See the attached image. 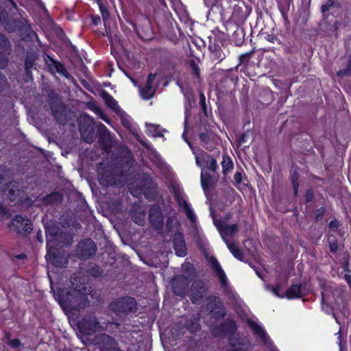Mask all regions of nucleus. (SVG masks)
I'll return each mask as SVG.
<instances>
[{"label": "nucleus", "mask_w": 351, "mask_h": 351, "mask_svg": "<svg viewBox=\"0 0 351 351\" xmlns=\"http://www.w3.org/2000/svg\"><path fill=\"white\" fill-rule=\"evenodd\" d=\"M54 297L64 309L79 311L89 304L87 295L78 289H58Z\"/></svg>", "instance_id": "1"}, {"label": "nucleus", "mask_w": 351, "mask_h": 351, "mask_svg": "<svg viewBox=\"0 0 351 351\" xmlns=\"http://www.w3.org/2000/svg\"><path fill=\"white\" fill-rule=\"evenodd\" d=\"M182 269L186 271V274L175 276L171 281V287L176 295L184 297L193 278L194 269L190 263H186L182 265Z\"/></svg>", "instance_id": "2"}, {"label": "nucleus", "mask_w": 351, "mask_h": 351, "mask_svg": "<svg viewBox=\"0 0 351 351\" xmlns=\"http://www.w3.org/2000/svg\"><path fill=\"white\" fill-rule=\"evenodd\" d=\"M48 104L56 121L60 125H65L68 122L70 110L66 108L61 98L53 90L48 93Z\"/></svg>", "instance_id": "3"}, {"label": "nucleus", "mask_w": 351, "mask_h": 351, "mask_svg": "<svg viewBox=\"0 0 351 351\" xmlns=\"http://www.w3.org/2000/svg\"><path fill=\"white\" fill-rule=\"evenodd\" d=\"M110 309L117 315L122 317L137 311V302L130 296H124L112 300L109 304Z\"/></svg>", "instance_id": "4"}, {"label": "nucleus", "mask_w": 351, "mask_h": 351, "mask_svg": "<svg viewBox=\"0 0 351 351\" xmlns=\"http://www.w3.org/2000/svg\"><path fill=\"white\" fill-rule=\"evenodd\" d=\"M78 123L82 139L87 143H92L97 137L95 130L98 124L87 114L80 117Z\"/></svg>", "instance_id": "5"}, {"label": "nucleus", "mask_w": 351, "mask_h": 351, "mask_svg": "<svg viewBox=\"0 0 351 351\" xmlns=\"http://www.w3.org/2000/svg\"><path fill=\"white\" fill-rule=\"evenodd\" d=\"M3 21V27L8 32L19 31L21 35H25L27 38L32 40L36 34L34 32L27 21L24 19H9Z\"/></svg>", "instance_id": "6"}, {"label": "nucleus", "mask_w": 351, "mask_h": 351, "mask_svg": "<svg viewBox=\"0 0 351 351\" xmlns=\"http://www.w3.org/2000/svg\"><path fill=\"white\" fill-rule=\"evenodd\" d=\"M340 23L333 14L322 15V19L319 23V34L327 36L337 38V31Z\"/></svg>", "instance_id": "7"}, {"label": "nucleus", "mask_w": 351, "mask_h": 351, "mask_svg": "<svg viewBox=\"0 0 351 351\" xmlns=\"http://www.w3.org/2000/svg\"><path fill=\"white\" fill-rule=\"evenodd\" d=\"M77 328L80 332L85 335H92L95 332L101 331L103 329L97 318L93 314L84 316L78 322Z\"/></svg>", "instance_id": "8"}, {"label": "nucleus", "mask_w": 351, "mask_h": 351, "mask_svg": "<svg viewBox=\"0 0 351 351\" xmlns=\"http://www.w3.org/2000/svg\"><path fill=\"white\" fill-rule=\"evenodd\" d=\"M195 162L202 168L201 176H204L203 171L205 170H208L213 173H219L217 171L219 166L217 161L210 154L202 152L200 154L195 155Z\"/></svg>", "instance_id": "9"}, {"label": "nucleus", "mask_w": 351, "mask_h": 351, "mask_svg": "<svg viewBox=\"0 0 351 351\" xmlns=\"http://www.w3.org/2000/svg\"><path fill=\"white\" fill-rule=\"evenodd\" d=\"M47 245L49 241H51V245H56V243L60 245H69L71 243V235L62 234L58 232V228L55 226H48L46 230Z\"/></svg>", "instance_id": "10"}, {"label": "nucleus", "mask_w": 351, "mask_h": 351, "mask_svg": "<svg viewBox=\"0 0 351 351\" xmlns=\"http://www.w3.org/2000/svg\"><path fill=\"white\" fill-rule=\"evenodd\" d=\"M96 251L97 246L95 242L90 239H86L78 243L76 254L81 258L88 259L94 255Z\"/></svg>", "instance_id": "11"}, {"label": "nucleus", "mask_w": 351, "mask_h": 351, "mask_svg": "<svg viewBox=\"0 0 351 351\" xmlns=\"http://www.w3.org/2000/svg\"><path fill=\"white\" fill-rule=\"evenodd\" d=\"M10 226L19 234L29 233L32 230L30 220L21 215L14 216Z\"/></svg>", "instance_id": "12"}, {"label": "nucleus", "mask_w": 351, "mask_h": 351, "mask_svg": "<svg viewBox=\"0 0 351 351\" xmlns=\"http://www.w3.org/2000/svg\"><path fill=\"white\" fill-rule=\"evenodd\" d=\"M51 241H48L47 244V253L46 257L51 261L52 263L57 267H63L67 263V258L65 255L56 250V246L51 245Z\"/></svg>", "instance_id": "13"}, {"label": "nucleus", "mask_w": 351, "mask_h": 351, "mask_svg": "<svg viewBox=\"0 0 351 351\" xmlns=\"http://www.w3.org/2000/svg\"><path fill=\"white\" fill-rule=\"evenodd\" d=\"M98 142L106 152H110L112 147V138L110 132L101 123H99L97 127Z\"/></svg>", "instance_id": "14"}, {"label": "nucleus", "mask_w": 351, "mask_h": 351, "mask_svg": "<svg viewBox=\"0 0 351 351\" xmlns=\"http://www.w3.org/2000/svg\"><path fill=\"white\" fill-rule=\"evenodd\" d=\"M208 290L205 282L199 280L193 282L191 289L190 298L193 303H198L200 300L206 294Z\"/></svg>", "instance_id": "15"}, {"label": "nucleus", "mask_w": 351, "mask_h": 351, "mask_svg": "<svg viewBox=\"0 0 351 351\" xmlns=\"http://www.w3.org/2000/svg\"><path fill=\"white\" fill-rule=\"evenodd\" d=\"M207 306L210 313L217 318H222L226 315L224 306L219 297H208Z\"/></svg>", "instance_id": "16"}, {"label": "nucleus", "mask_w": 351, "mask_h": 351, "mask_svg": "<svg viewBox=\"0 0 351 351\" xmlns=\"http://www.w3.org/2000/svg\"><path fill=\"white\" fill-rule=\"evenodd\" d=\"M149 222L156 230H160L163 226V215L161 208L158 205H154L149 210Z\"/></svg>", "instance_id": "17"}, {"label": "nucleus", "mask_w": 351, "mask_h": 351, "mask_svg": "<svg viewBox=\"0 0 351 351\" xmlns=\"http://www.w3.org/2000/svg\"><path fill=\"white\" fill-rule=\"evenodd\" d=\"M135 29L138 37L143 40H150L154 37L151 23L147 19H144Z\"/></svg>", "instance_id": "18"}, {"label": "nucleus", "mask_w": 351, "mask_h": 351, "mask_svg": "<svg viewBox=\"0 0 351 351\" xmlns=\"http://www.w3.org/2000/svg\"><path fill=\"white\" fill-rule=\"evenodd\" d=\"M208 262L211 267V268L214 270L216 275L218 276V278L219 280V282L221 283V285L224 288H227L228 287V279L226 274L224 273L223 270L221 267L220 264L219 263L217 258L213 256H210L207 258Z\"/></svg>", "instance_id": "19"}, {"label": "nucleus", "mask_w": 351, "mask_h": 351, "mask_svg": "<svg viewBox=\"0 0 351 351\" xmlns=\"http://www.w3.org/2000/svg\"><path fill=\"white\" fill-rule=\"evenodd\" d=\"M10 177H0V191H8V196L11 201H16L19 196L20 191L14 189L11 182L8 180Z\"/></svg>", "instance_id": "20"}, {"label": "nucleus", "mask_w": 351, "mask_h": 351, "mask_svg": "<svg viewBox=\"0 0 351 351\" xmlns=\"http://www.w3.org/2000/svg\"><path fill=\"white\" fill-rule=\"evenodd\" d=\"M249 327L253 330L257 337L260 338L263 343L267 346H270L271 344L269 337L267 335L265 330L256 322L252 320L247 322Z\"/></svg>", "instance_id": "21"}, {"label": "nucleus", "mask_w": 351, "mask_h": 351, "mask_svg": "<svg viewBox=\"0 0 351 351\" xmlns=\"http://www.w3.org/2000/svg\"><path fill=\"white\" fill-rule=\"evenodd\" d=\"M156 74L150 73L148 75L147 84L145 87L140 88L141 95L144 99H149L155 95L156 88L153 86Z\"/></svg>", "instance_id": "22"}, {"label": "nucleus", "mask_w": 351, "mask_h": 351, "mask_svg": "<svg viewBox=\"0 0 351 351\" xmlns=\"http://www.w3.org/2000/svg\"><path fill=\"white\" fill-rule=\"evenodd\" d=\"M216 226L225 241H226L225 237L235 234L238 232L237 224L228 225L226 222L223 220L217 221Z\"/></svg>", "instance_id": "23"}, {"label": "nucleus", "mask_w": 351, "mask_h": 351, "mask_svg": "<svg viewBox=\"0 0 351 351\" xmlns=\"http://www.w3.org/2000/svg\"><path fill=\"white\" fill-rule=\"evenodd\" d=\"M131 217L134 222L143 226L145 221V210L138 204H134L130 210Z\"/></svg>", "instance_id": "24"}, {"label": "nucleus", "mask_w": 351, "mask_h": 351, "mask_svg": "<svg viewBox=\"0 0 351 351\" xmlns=\"http://www.w3.org/2000/svg\"><path fill=\"white\" fill-rule=\"evenodd\" d=\"M173 246L176 254L178 256H184L186 254V247L184 237L181 233L176 234L173 239Z\"/></svg>", "instance_id": "25"}, {"label": "nucleus", "mask_w": 351, "mask_h": 351, "mask_svg": "<svg viewBox=\"0 0 351 351\" xmlns=\"http://www.w3.org/2000/svg\"><path fill=\"white\" fill-rule=\"evenodd\" d=\"M130 191L131 194L136 197H138L140 194L143 193L148 199H154L156 194V188L153 184L148 187L143 186L139 189V191L130 187Z\"/></svg>", "instance_id": "26"}, {"label": "nucleus", "mask_w": 351, "mask_h": 351, "mask_svg": "<svg viewBox=\"0 0 351 351\" xmlns=\"http://www.w3.org/2000/svg\"><path fill=\"white\" fill-rule=\"evenodd\" d=\"M38 55L34 51H29L26 53L25 60V70L26 75L32 77V69L35 65V62L38 59Z\"/></svg>", "instance_id": "27"}, {"label": "nucleus", "mask_w": 351, "mask_h": 351, "mask_svg": "<svg viewBox=\"0 0 351 351\" xmlns=\"http://www.w3.org/2000/svg\"><path fill=\"white\" fill-rule=\"evenodd\" d=\"M0 2L3 3V6L0 7V23L8 18V12L6 9L10 11L12 8L16 9V3L13 0H0Z\"/></svg>", "instance_id": "28"}, {"label": "nucleus", "mask_w": 351, "mask_h": 351, "mask_svg": "<svg viewBox=\"0 0 351 351\" xmlns=\"http://www.w3.org/2000/svg\"><path fill=\"white\" fill-rule=\"evenodd\" d=\"M322 302L327 306L336 302V298L332 287H326L322 291Z\"/></svg>", "instance_id": "29"}, {"label": "nucleus", "mask_w": 351, "mask_h": 351, "mask_svg": "<svg viewBox=\"0 0 351 351\" xmlns=\"http://www.w3.org/2000/svg\"><path fill=\"white\" fill-rule=\"evenodd\" d=\"M341 3L334 0H327L320 8L322 15L332 14L333 10L339 9Z\"/></svg>", "instance_id": "30"}, {"label": "nucleus", "mask_w": 351, "mask_h": 351, "mask_svg": "<svg viewBox=\"0 0 351 351\" xmlns=\"http://www.w3.org/2000/svg\"><path fill=\"white\" fill-rule=\"evenodd\" d=\"M202 145L207 150L211 151L213 148V134L208 132H202L199 134Z\"/></svg>", "instance_id": "31"}, {"label": "nucleus", "mask_w": 351, "mask_h": 351, "mask_svg": "<svg viewBox=\"0 0 351 351\" xmlns=\"http://www.w3.org/2000/svg\"><path fill=\"white\" fill-rule=\"evenodd\" d=\"M101 95L109 108L117 112L121 110L115 99L108 93L102 90Z\"/></svg>", "instance_id": "32"}, {"label": "nucleus", "mask_w": 351, "mask_h": 351, "mask_svg": "<svg viewBox=\"0 0 351 351\" xmlns=\"http://www.w3.org/2000/svg\"><path fill=\"white\" fill-rule=\"evenodd\" d=\"M286 295L289 299L298 298L302 296V285H293L286 292Z\"/></svg>", "instance_id": "33"}, {"label": "nucleus", "mask_w": 351, "mask_h": 351, "mask_svg": "<svg viewBox=\"0 0 351 351\" xmlns=\"http://www.w3.org/2000/svg\"><path fill=\"white\" fill-rule=\"evenodd\" d=\"M221 165L222 168L221 173L224 175L230 173L234 166L232 159L228 155L223 156Z\"/></svg>", "instance_id": "34"}, {"label": "nucleus", "mask_w": 351, "mask_h": 351, "mask_svg": "<svg viewBox=\"0 0 351 351\" xmlns=\"http://www.w3.org/2000/svg\"><path fill=\"white\" fill-rule=\"evenodd\" d=\"M62 200V195L60 193L55 192L47 195L44 198V203L45 204L53 205L61 203Z\"/></svg>", "instance_id": "35"}, {"label": "nucleus", "mask_w": 351, "mask_h": 351, "mask_svg": "<svg viewBox=\"0 0 351 351\" xmlns=\"http://www.w3.org/2000/svg\"><path fill=\"white\" fill-rule=\"evenodd\" d=\"M227 246L232 255L239 261H243V253L242 250L234 243H229L226 241Z\"/></svg>", "instance_id": "36"}, {"label": "nucleus", "mask_w": 351, "mask_h": 351, "mask_svg": "<svg viewBox=\"0 0 351 351\" xmlns=\"http://www.w3.org/2000/svg\"><path fill=\"white\" fill-rule=\"evenodd\" d=\"M351 75V53L348 56L346 66L337 72L339 77L349 76Z\"/></svg>", "instance_id": "37"}, {"label": "nucleus", "mask_w": 351, "mask_h": 351, "mask_svg": "<svg viewBox=\"0 0 351 351\" xmlns=\"http://www.w3.org/2000/svg\"><path fill=\"white\" fill-rule=\"evenodd\" d=\"M186 327L191 333L196 332L200 330L199 324L196 318L187 320Z\"/></svg>", "instance_id": "38"}, {"label": "nucleus", "mask_w": 351, "mask_h": 351, "mask_svg": "<svg viewBox=\"0 0 351 351\" xmlns=\"http://www.w3.org/2000/svg\"><path fill=\"white\" fill-rule=\"evenodd\" d=\"M175 198H176L178 205L180 207H183L184 209L189 206V204H188V202L185 198V195L182 192H181L180 191H176L175 192Z\"/></svg>", "instance_id": "39"}, {"label": "nucleus", "mask_w": 351, "mask_h": 351, "mask_svg": "<svg viewBox=\"0 0 351 351\" xmlns=\"http://www.w3.org/2000/svg\"><path fill=\"white\" fill-rule=\"evenodd\" d=\"M215 182L216 177H201L202 186L205 191L213 186Z\"/></svg>", "instance_id": "40"}, {"label": "nucleus", "mask_w": 351, "mask_h": 351, "mask_svg": "<svg viewBox=\"0 0 351 351\" xmlns=\"http://www.w3.org/2000/svg\"><path fill=\"white\" fill-rule=\"evenodd\" d=\"M11 47L9 40L2 34H0V49L3 52H8Z\"/></svg>", "instance_id": "41"}, {"label": "nucleus", "mask_w": 351, "mask_h": 351, "mask_svg": "<svg viewBox=\"0 0 351 351\" xmlns=\"http://www.w3.org/2000/svg\"><path fill=\"white\" fill-rule=\"evenodd\" d=\"M51 62H52V64L51 66H53V68L54 69H56V71L59 73H61V74H64V72L67 73L65 68L63 66L62 64H61L60 62L50 58Z\"/></svg>", "instance_id": "42"}, {"label": "nucleus", "mask_w": 351, "mask_h": 351, "mask_svg": "<svg viewBox=\"0 0 351 351\" xmlns=\"http://www.w3.org/2000/svg\"><path fill=\"white\" fill-rule=\"evenodd\" d=\"M147 127L149 128L150 132L152 133L153 136H162L160 132V126L158 125H154V124H147Z\"/></svg>", "instance_id": "43"}, {"label": "nucleus", "mask_w": 351, "mask_h": 351, "mask_svg": "<svg viewBox=\"0 0 351 351\" xmlns=\"http://www.w3.org/2000/svg\"><path fill=\"white\" fill-rule=\"evenodd\" d=\"M10 335H7L6 338L8 339L7 343L12 348H16L19 347L21 345L20 340L19 339H10Z\"/></svg>", "instance_id": "44"}, {"label": "nucleus", "mask_w": 351, "mask_h": 351, "mask_svg": "<svg viewBox=\"0 0 351 351\" xmlns=\"http://www.w3.org/2000/svg\"><path fill=\"white\" fill-rule=\"evenodd\" d=\"M253 51H250L239 56V64H245L248 62L249 60L252 57Z\"/></svg>", "instance_id": "45"}, {"label": "nucleus", "mask_w": 351, "mask_h": 351, "mask_svg": "<svg viewBox=\"0 0 351 351\" xmlns=\"http://www.w3.org/2000/svg\"><path fill=\"white\" fill-rule=\"evenodd\" d=\"M191 67L193 75H195V77L197 78H199L200 77V71H199V66L195 62V61L193 60L191 62Z\"/></svg>", "instance_id": "46"}, {"label": "nucleus", "mask_w": 351, "mask_h": 351, "mask_svg": "<svg viewBox=\"0 0 351 351\" xmlns=\"http://www.w3.org/2000/svg\"><path fill=\"white\" fill-rule=\"evenodd\" d=\"M325 208L324 207H321L318 208L315 212V219L316 221L321 220L325 213Z\"/></svg>", "instance_id": "47"}, {"label": "nucleus", "mask_w": 351, "mask_h": 351, "mask_svg": "<svg viewBox=\"0 0 351 351\" xmlns=\"http://www.w3.org/2000/svg\"><path fill=\"white\" fill-rule=\"evenodd\" d=\"M8 82L5 76L0 72V92L5 88Z\"/></svg>", "instance_id": "48"}, {"label": "nucleus", "mask_w": 351, "mask_h": 351, "mask_svg": "<svg viewBox=\"0 0 351 351\" xmlns=\"http://www.w3.org/2000/svg\"><path fill=\"white\" fill-rule=\"evenodd\" d=\"M185 213L188 217V219L191 221H194L195 219V216L194 213H193L191 208H190V206L186 208H184Z\"/></svg>", "instance_id": "49"}, {"label": "nucleus", "mask_w": 351, "mask_h": 351, "mask_svg": "<svg viewBox=\"0 0 351 351\" xmlns=\"http://www.w3.org/2000/svg\"><path fill=\"white\" fill-rule=\"evenodd\" d=\"M200 105L202 108V110L205 114L206 116H207V110H206V99L203 93L200 94V99H199Z\"/></svg>", "instance_id": "50"}, {"label": "nucleus", "mask_w": 351, "mask_h": 351, "mask_svg": "<svg viewBox=\"0 0 351 351\" xmlns=\"http://www.w3.org/2000/svg\"><path fill=\"white\" fill-rule=\"evenodd\" d=\"M7 65H8L7 57L3 54L0 53V69H4L7 66Z\"/></svg>", "instance_id": "51"}, {"label": "nucleus", "mask_w": 351, "mask_h": 351, "mask_svg": "<svg viewBox=\"0 0 351 351\" xmlns=\"http://www.w3.org/2000/svg\"><path fill=\"white\" fill-rule=\"evenodd\" d=\"M99 8L104 20H106L109 16L108 9L101 4H99Z\"/></svg>", "instance_id": "52"}, {"label": "nucleus", "mask_w": 351, "mask_h": 351, "mask_svg": "<svg viewBox=\"0 0 351 351\" xmlns=\"http://www.w3.org/2000/svg\"><path fill=\"white\" fill-rule=\"evenodd\" d=\"M187 122H188V114H186V115H185V120H184V132L182 134V137L184 139V141L186 142H187V143L190 145L189 141H188L187 138H186V134L187 129H188Z\"/></svg>", "instance_id": "53"}, {"label": "nucleus", "mask_w": 351, "mask_h": 351, "mask_svg": "<svg viewBox=\"0 0 351 351\" xmlns=\"http://www.w3.org/2000/svg\"><path fill=\"white\" fill-rule=\"evenodd\" d=\"M329 247L332 252H336L338 250V244L335 240L330 241L329 243Z\"/></svg>", "instance_id": "54"}, {"label": "nucleus", "mask_w": 351, "mask_h": 351, "mask_svg": "<svg viewBox=\"0 0 351 351\" xmlns=\"http://www.w3.org/2000/svg\"><path fill=\"white\" fill-rule=\"evenodd\" d=\"M292 184H293V190H294L295 195H296L297 193H298V187H299V184H298V178L297 177L293 178V179H292Z\"/></svg>", "instance_id": "55"}, {"label": "nucleus", "mask_w": 351, "mask_h": 351, "mask_svg": "<svg viewBox=\"0 0 351 351\" xmlns=\"http://www.w3.org/2000/svg\"><path fill=\"white\" fill-rule=\"evenodd\" d=\"M305 198L307 202H311L314 198V193L311 190L307 191Z\"/></svg>", "instance_id": "56"}, {"label": "nucleus", "mask_w": 351, "mask_h": 351, "mask_svg": "<svg viewBox=\"0 0 351 351\" xmlns=\"http://www.w3.org/2000/svg\"><path fill=\"white\" fill-rule=\"evenodd\" d=\"M345 279L349 286L351 287V271L348 270L345 274Z\"/></svg>", "instance_id": "57"}, {"label": "nucleus", "mask_w": 351, "mask_h": 351, "mask_svg": "<svg viewBox=\"0 0 351 351\" xmlns=\"http://www.w3.org/2000/svg\"><path fill=\"white\" fill-rule=\"evenodd\" d=\"M90 17H91L92 23L95 25H97L101 21L100 16H99L91 15Z\"/></svg>", "instance_id": "58"}, {"label": "nucleus", "mask_w": 351, "mask_h": 351, "mask_svg": "<svg viewBox=\"0 0 351 351\" xmlns=\"http://www.w3.org/2000/svg\"><path fill=\"white\" fill-rule=\"evenodd\" d=\"M265 39L270 43H274L277 40V38L273 34H267L265 37Z\"/></svg>", "instance_id": "59"}, {"label": "nucleus", "mask_w": 351, "mask_h": 351, "mask_svg": "<svg viewBox=\"0 0 351 351\" xmlns=\"http://www.w3.org/2000/svg\"><path fill=\"white\" fill-rule=\"evenodd\" d=\"M250 132L249 131H247L245 132H244L241 136L239 138V143H243L245 142V138L247 136V135L249 134Z\"/></svg>", "instance_id": "60"}, {"label": "nucleus", "mask_w": 351, "mask_h": 351, "mask_svg": "<svg viewBox=\"0 0 351 351\" xmlns=\"http://www.w3.org/2000/svg\"><path fill=\"white\" fill-rule=\"evenodd\" d=\"M219 48H220L219 46L217 45H214L213 46V45L209 46V49L211 51H213V53L219 52Z\"/></svg>", "instance_id": "61"}, {"label": "nucleus", "mask_w": 351, "mask_h": 351, "mask_svg": "<svg viewBox=\"0 0 351 351\" xmlns=\"http://www.w3.org/2000/svg\"><path fill=\"white\" fill-rule=\"evenodd\" d=\"M92 271H93V274L94 276L99 275L101 273V269H100L99 267H94V268H93Z\"/></svg>", "instance_id": "62"}, {"label": "nucleus", "mask_w": 351, "mask_h": 351, "mask_svg": "<svg viewBox=\"0 0 351 351\" xmlns=\"http://www.w3.org/2000/svg\"><path fill=\"white\" fill-rule=\"evenodd\" d=\"M102 339L103 340H106L108 341H110V343L114 342V339L111 338L110 336L106 335H102Z\"/></svg>", "instance_id": "63"}, {"label": "nucleus", "mask_w": 351, "mask_h": 351, "mask_svg": "<svg viewBox=\"0 0 351 351\" xmlns=\"http://www.w3.org/2000/svg\"><path fill=\"white\" fill-rule=\"evenodd\" d=\"M6 213L5 208L3 206V204L2 202H0V215H3Z\"/></svg>", "instance_id": "64"}]
</instances>
